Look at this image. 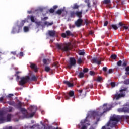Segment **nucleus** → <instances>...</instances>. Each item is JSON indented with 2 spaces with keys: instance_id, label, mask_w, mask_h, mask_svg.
<instances>
[{
  "instance_id": "obj_1",
  "label": "nucleus",
  "mask_w": 129,
  "mask_h": 129,
  "mask_svg": "<svg viewBox=\"0 0 129 129\" xmlns=\"http://www.w3.org/2000/svg\"><path fill=\"white\" fill-rule=\"evenodd\" d=\"M102 108L103 109V112L95 111L92 112L93 117L94 119L96 118L97 121H99L100 117L103 115L104 113H105V112H107V111H109V110H111L112 108V105L110 104L108 105L107 104H104Z\"/></svg>"
},
{
  "instance_id": "obj_2",
  "label": "nucleus",
  "mask_w": 129,
  "mask_h": 129,
  "mask_svg": "<svg viewBox=\"0 0 129 129\" xmlns=\"http://www.w3.org/2000/svg\"><path fill=\"white\" fill-rule=\"evenodd\" d=\"M56 47L58 50H61L62 52H68L70 51L71 49L70 48V45L68 44L64 45L63 44H56Z\"/></svg>"
},
{
  "instance_id": "obj_3",
  "label": "nucleus",
  "mask_w": 129,
  "mask_h": 129,
  "mask_svg": "<svg viewBox=\"0 0 129 129\" xmlns=\"http://www.w3.org/2000/svg\"><path fill=\"white\" fill-rule=\"evenodd\" d=\"M113 128V116H111L108 122L101 129H111Z\"/></svg>"
},
{
  "instance_id": "obj_4",
  "label": "nucleus",
  "mask_w": 129,
  "mask_h": 129,
  "mask_svg": "<svg viewBox=\"0 0 129 129\" xmlns=\"http://www.w3.org/2000/svg\"><path fill=\"white\" fill-rule=\"evenodd\" d=\"M120 94H116L115 95V98L117 100L119 99V98H121V97H124L125 96V93L127 92L126 91V88H124L123 89H121L120 90Z\"/></svg>"
},
{
  "instance_id": "obj_5",
  "label": "nucleus",
  "mask_w": 129,
  "mask_h": 129,
  "mask_svg": "<svg viewBox=\"0 0 129 129\" xmlns=\"http://www.w3.org/2000/svg\"><path fill=\"white\" fill-rule=\"evenodd\" d=\"M21 80L19 81L20 85L23 86V85H25L27 82H28L30 80V77L27 76L26 77H23L20 78Z\"/></svg>"
},
{
  "instance_id": "obj_6",
  "label": "nucleus",
  "mask_w": 129,
  "mask_h": 129,
  "mask_svg": "<svg viewBox=\"0 0 129 129\" xmlns=\"http://www.w3.org/2000/svg\"><path fill=\"white\" fill-rule=\"evenodd\" d=\"M63 95L64 96L65 99L68 100L70 99V97H73L74 96V91H70L69 93H64Z\"/></svg>"
},
{
  "instance_id": "obj_7",
  "label": "nucleus",
  "mask_w": 129,
  "mask_h": 129,
  "mask_svg": "<svg viewBox=\"0 0 129 129\" xmlns=\"http://www.w3.org/2000/svg\"><path fill=\"white\" fill-rule=\"evenodd\" d=\"M76 65V60L74 57L70 58V64L68 65L67 67L69 69H71L72 66Z\"/></svg>"
},
{
  "instance_id": "obj_8",
  "label": "nucleus",
  "mask_w": 129,
  "mask_h": 129,
  "mask_svg": "<svg viewBox=\"0 0 129 129\" xmlns=\"http://www.w3.org/2000/svg\"><path fill=\"white\" fill-rule=\"evenodd\" d=\"M85 122H86V119L81 121L80 124H79L78 126V128L87 129V127L85 125Z\"/></svg>"
},
{
  "instance_id": "obj_9",
  "label": "nucleus",
  "mask_w": 129,
  "mask_h": 129,
  "mask_svg": "<svg viewBox=\"0 0 129 129\" xmlns=\"http://www.w3.org/2000/svg\"><path fill=\"white\" fill-rule=\"evenodd\" d=\"M21 27H18V25L17 26L13 27L11 31V34H19V33L21 32Z\"/></svg>"
},
{
  "instance_id": "obj_10",
  "label": "nucleus",
  "mask_w": 129,
  "mask_h": 129,
  "mask_svg": "<svg viewBox=\"0 0 129 129\" xmlns=\"http://www.w3.org/2000/svg\"><path fill=\"white\" fill-rule=\"evenodd\" d=\"M30 110L31 112H32L30 114V117H33L36 114V112L37 111V107L35 106H31L30 108Z\"/></svg>"
},
{
  "instance_id": "obj_11",
  "label": "nucleus",
  "mask_w": 129,
  "mask_h": 129,
  "mask_svg": "<svg viewBox=\"0 0 129 129\" xmlns=\"http://www.w3.org/2000/svg\"><path fill=\"white\" fill-rule=\"evenodd\" d=\"M6 122V115L4 112L0 111V123H4Z\"/></svg>"
},
{
  "instance_id": "obj_12",
  "label": "nucleus",
  "mask_w": 129,
  "mask_h": 129,
  "mask_svg": "<svg viewBox=\"0 0 129 129\" xmlns=\"http://www.w3.org/2000/svg\"><path fill=\"white\" fill-rule=\"evenodd\" d=\"M82 23H83V20L82 19L79 18L75 22V25L76 27L79 28L82 26Z\"/></svg>"
},
{
  "instance_id": "obj_13",
  "label": "nucleus",
  "mask_w": 129,
  "mask_h": 129,
  "mask_svg": "<svg viewBox=\"0 0 129 129\" xmlns=\"http://www.w3.org/2000/svg\"><path fill=\"white\" fill-rule=\"evenodd\" d=\"M69 36H73L74 35L72 33H71V31H70V30H68L66 31V33H63L61 34V37H62V38H66V37Z\"/></svg>"
},
{
  "instance_id": "obj_14",
  "label": "nucleus",
  "mask_w": 129,
  "mask_h": 129,
  "mask_svg": "<svg viewBox=\"0 0 129 129\" xmlns=\"http://www.w3.org/2000/svg\"><path fill=\"white\" fill-rule=\"evenodd\" d=\"M92 63H95L97 64V65H101V59L97 58H94L92 59Z\"/></svg>"
},
{
  "instance_id": "obj_15",
  "label": "nucleus",
  "mask_w": 129,
  "mask_h": 129,
  "mask_svg": "<svg viewBox=\"0 0 129 129\" xmlns=\"http://www.w3.org/2000/svg\"><path fill=\"white\" fill-rule=\"evenodd\" d=\"M48 35L49 37H52L53 38V37H55L56 35V31L55 30H49Z\"/></svg>"
},
{
  "instance_id": "obj_16",
  "label": "nucleus",
  "mask_w": 129,
  "mask_h": 129,
  "mask_svg": "<svg viewBox=\"0 0 129 129\" xmlns=\"http://www.w3.org/2000/svg\"><path fill=\"white\" fill-rule=\"evenodd\" d=\"M30 68L31 69H33L34 71L35 72H38V67L35 63H31Z\"/></svg>"
},
{
  "instance_id": "obj_17",
  "label": "nucleus",
  "mask_w": 129,
  "mask_h": 129,
  "mask_svg": "<svg viewBox=\"0 0 129 129\" xmlns=\"http://www.w3.org/2000/svg\"><path fill=\"white\" fill-rule=\"evenodd\" d=\"M63 83L64 84H66V85H67L68 87H73V86H74L73 83H71L68 81H64Z\"/></svg>"
},
{
  "instance_id": "obj_18",
  "label": "nucleus",
  "mask_w": 129,
  "mask_h": 129,
  "mask_svg": "<svg viewBox=\"0 0 129 129\" xmlns=\"http://www.w3.org/2000/svg\"><path fill=\"white\" fill-rule=\"evenodd\" d=\"M23 106V103H21V101H19L18 103L15 104V106H14L15 107L17 108V109H20Z\"/></svg>"
},
{
  "instance_id": "obj_19",
  "label": "nucleus",
  "mask_w": 129,
  "mask_h": 129,
  "mask_svg": "<svg viewBox=\"0 0 129 129\" xmlns=\"http://www.w3.org/2000/svg\"><path fill=\"white\" fill-rule=\"evenodd\" d=\"M118 121H119L118 118L114 115V117H113V125H114V126H116V124H117Z\"/></svg>"
},
{
  "instance_id": "obj_20",
  "label": "nucleus",
  "mask_w": 129,
  "mask_h": 129,
  "mask_svg": "<svg viewBox=\"0 0 129 129\" xmlns=\"http://www.w3.org/2000/svg\"><path fill=\"white\" fill-rule=\"evenodd\" d=\"M12 119V114H8L6 117V122H9V121H11V119Z\"/></svg>"
},
{
  "instance_id": "obj_21",
  "label": "nucleus",
  "mask_w": 129,
  "mask_h": 129,
  "mask_svg": "<svg viewBox=\"0 0 129 129\" xmlns=\"http://www.w3.org/2000/svg\"><path fill=\"white\" fill-rule=\"evenodd\" d=\"M30 81H38V77L33 75L31 76V78L29 79Z\"/></svg>"
},
{
  "instance_id": "obj_22",
  "label": "nucleus",
  "mask_w": 129,
  "mask_h": 129,
  "mask_svg": "<svg viewBox=\"0 0 129 129\" xmlns=\"http://www.w3.org/2000/svg\"><path fill=\"white\" fill-rule=\"evenodd\" d=\"M82 10H81L80 11H76V16H77L78 18H81L82 17Z\"/></svg>"
},
{
  "instance_id": "obj_23",
  "label": "nucleus",
  "mask_w": 129,
  "mask_h": 129,
  "mask_svg": "<svg viewBox=\"0 0 129 129\" xmlns=\"http://www.w3.org/2000/svg\"><path fill=\"white\" fill-rule=\"evenodd\" d=\"M73 10H77L79 9V5L77 4V3H75L74 4V6L72 7Z\"/></svg>"
},
{
  "instance_id": "obj_24",
  "label": "nucleus",
  "mask_w": 129,
  "mask_h": 129,
  "mask_svg": "<svg viewBox=\"0 0 129 129\" xmlns=\"http://www.w3.org/2000/svg\"><path fill=\"white\" fill-rule=\"evenodd\" d=\"M25 23H26V21L22 20L20 22V24L19 25H17V26H18V27H20V28H21V30H22V27H23L24 26V25L25 24Z\"/></svg>"
},
{
  "instance_id": "obj_25",
  "label": "nucleus",
  "mask_w": 129,
  "mask_h": 129,
  "mask_svg": "<svg viewBox=\"0 0 129 129\" xmlns=\"http://www.w3.org/2000/svg\"><path fill=\"white\" fill-rule=\"evenodd\" d=\"M7 103H8L9 105H12V106H15L16 105V103L13 101H8Z\"/></svg>"
},
{
  "instance_id": "obj_26",
  "label": "nucleus",
  "mask_w": 129,
  "mask_h": 129,
  "mask_svg": "<svg viewBox=\"0 0 129 129\" xmlns=\"http://www.w3.org/2000/svg\"><path fill=\"white\" fill-rule=\"evenodd\" d=\"M54 24L53 22H48V21L44 22V25L45 26H47V27H49V26H52Z\"/></svg>"
},
{
  "instance_id": "obj_27",
  "label": "nucleus",
  "mask_w": 129,
  "mask_h": 129,
  "mask_svg": "<svg viewBox=\"0 0 129 129\" xmlns=\"http://www.w3.org/2000/svg\"><path fill=\"white\" fill-rule=\"evenodd\" d=\"M103 4L105 5H109L111 4V0H104L103 1Z\"/></svg>"
},
{
  "instance_id": "obj_28",
  "label": "nucleus",
  "mask_w": 129,
  "mask_h": 129,
  "mask_svg": "<svg viewBox=\"0 0 129 129\" xmlns=\"http://www.w3.org/2000/svg\"><path fill=\"white\" fill-rule=\"evenodd\" d=\"M76 15V12L74 11H71L70 12V17L71 18H75Z\"/></svg>"
},
{
  "instance_id": "obj_29",
  "label": "nucleus",
  "mask_w": 129,
  "mask_h": 129,
  "mask_svg": "<svg viewBox=\"0 0 129 129\" xmlns=\"http://www.w3.org/2000/svg\"><path fill=\"white\" fill-rule=\"evenodd\" d=\"M28 18H30V20L32 23H35V17L33 16L30 17V16H28Z\"/></svg>"
},
{
  "instance_id": "obj_30",
  "label": "nucleus",
  "mask_w": 129,
  "mask_h": 129,
  "mask_svg": "<svg viewBox=\"0 0 129 129\" xmlns=\"http://www.w3.org/2000/svg\"><path fill=\"white\" fill-rule=\"evenodd\" d=\"M50 70H51V68H50V67L49 66L45 67V71H46V72H49Z\"/></svg>"
},
{
  "instance_id": "obj_31",
  "label": "nucleus",
  "mask_w": 129,
  "mask_h": 129,
  "mask_svg": "<svg viewBox=\"0 0 129 129\" xmlns=\"http://www.w3.org/2000/svg\"><path fill=\"white\" fill-rule=\"evenodd\" d=\"M79 77V78H83L84 77V73L83 72H80Z\"/></svg>"
},
{
  "instance_id": "obj_32",
  "label": "nucleus",
  "mask_w": 129,
  "mask_h": 129,
  "mask_svg": "<svg viewBox=\"0 0 129 129\" xmlns=\"http://www.w3.org/2000/svg\"><path fill=\"white\" fill-rule=\"evenodd\" d=\"M113 72V70L112 69H110L108 72L106 73V75H107V74H110Z\"/></svg>"
},
{
  "instance_id": "obj_33",
  "label": "nucleus",
  "mask_w": 129,
  "mask_h": 129,
  "mask_svg": "<svg viewBox=\"0 0 129 129\" xmlns=\"http://www.w3.org/2000/svg\"><path fill=\"white\" fill-rule=\"evenodd\" d=\"M62 11H63V10L59 9L56 11V13L57 14V15H60L62 14Z\"/></svg>"
},
{
  "instance_id": "obj_34",
  "label": "nucleus",
  "mask_w": 129,
  "mask_h": 129,
  "mask_svg": "<svg viewBox=\"0 0 129 129\" xmlns=\"http://www.w3.org/2000/svg\"><path fill=\"white\" fill-rule=\"evenodd\" d=\"M102 80V77L100 76L98 77V78H97L96 79V81H97V82H101Z\"/></svg>"
},
{
  "instance_id": "obj_35",
  "label": "nucleus",
  "mask_w": 129,
  "mask_h": 129,
  "mask_svg": "<svg viewBox=\"0 0 129 129\" xmlns=\"http://www.w3.org/2000/svg\"><path fill=\"white\" fill-rule=\"evenodd\" d=\"M88 88H93V85H89L86 87L85 89H88Z\"/></svg>"
},
{
  "instance_id": "obj_36",
  "label": "nucleus",
  "mask_w": 129,
  "mask_h": 129,
  "mask_svg": "<svg viewBox=\"0 0 129 129\" xmlns=\"http://www.w3.org/2000/svg\"><path fill=\"white\" fill-rule=\"evenodd\" d=\"M108 82H109V85L110 84L111 86H112V88H113V82H111V80H109Z\"/></svg>"
},
{
  "instance_id": "obj_37",
  "label": "nucleus",
  "mask_w": 129,
  "mask_h": 129,
  "mask_svg": "<svg viewBox=\"0 0 129 129\" xmlns=\"http://www.w3.org/2000/svg\"><path fill=\"white\" fill-rule=\"evenodd\" d=\"M90 75H91L92 76H94L95 75V72L93 71H90Z\"/></svg>"
},
{
  "instance_id": "obj_38",
  "label": "nucleus",
  "mask_w": 129,
  "mask_h": 129,
  "mask_svg": "<svg viewBox=\"0 0 129 129\" xmlns=\"http://www.w3.org/2000/svg\"><path fill=\"white\" fill-rule=\"evenodd\" d=\"M19 110H20L21 112H26V111H27V110H26V109L22 107L19 109Z\"/></svg>"
},
{
  "instance_id": "obj_39",
  "label": "nucleus",
  "mask_w": 129,
  "mask_h": 129,
  "mask_svg": "<svg viewBox=\"0 0 129 129\" xmlns=\"http://www.w3.org/2000/svg\"><path fill=\"white\" fill-rule=\"evenodd\" d=\"M24 32H29V27L25 26L24 27Z\"/></svg>"
},
{
  "instance_id": "obj_40",
  "label": "nucleus",
  "mask_w": 129,
  "mask_h": 129,
  "mask_svg": "<svg viewBox=\"0 0 129 129\" xmlns=\"http://www.w3.org/2000/svg\"><path fill=\"white\" fill-rule=\"evenodd\" d=\"M117 29H118V25L116 24H114L113 25V29L116 30H117Z\"/></svg>"
},
{
  "instance_id": "obj_41",
  "label": "nucleus",
  "mask_w": 129,
  "mask_h": 129,
  "mask_svg": "<svg viewBox=\"0 0 129 129\" xmlns=\"http://www.w3.org/2000/svg\"><path fill=\"white\" fill-rule=\"evenodd\" d=\"M85 54V52H83V51H81L80 52H79V55L80 56H83Z\"/></svg>"
},
{
  "instance_id": "obj_42",
  "label": "nucleus",
  "mask_w": 129,
  "mask_h": 129,
  "mask_svg": "<svg viewBox=\"0 0 129 129\" xmlns=\"http://www.w3.org/2000/svg\"><path fill=\"white\" fill-rule=\"evenodd\" d=\"M77 63L78 64H81L82 63V60L81 59V58H79L77 60Z\"/></svg>"
},
{
  "instance_id": "obj_43",
  "label": "nucleus",
  "mask_w": 129,
  "mask_h": 129,
  "mask_svg": "<svg viewBox=\"0 0 129 129\" xmlns=\"http://www.w3.org/2000/svg\"><path fill=\"white\" fill-rule=\"evenodd\" d=\"M103 71H104V72H105L106 74L107 72V67H104L103 68Z\"/></svg>"
},
{
  "instance_id": "obj_44",
  "label": "nucleus",
  "mask_w": 129,
  "mask_h": 129,
  "mask_svg": "<svg viewBox=\"0 0 129 129\" xmlns=\"http://www.w3.org/2000/svg\"><path fill=\"white\" fill-rule=\"evenodd\" d=\"M49 12L51 14H53V13L55 12V10L54 9L51 8L49 9Z\"/></svg>"
},
{
  "instance_id": "obj_45",
  "label": "nucleus",
  "mask_w": 129,
  "mask_h": 129,
  "mask_svg": "<svg viewBox=\"0 0 129 129\" xmlns=\"http://www.w3.org/2000/svg\"><path fill=\"white\" fill-rule=\"evenodd\" d=\"M15 76H16V80L17 81H19V79H20V76H19V75H18L17 74H15Z\"/></svg>"
},
{
  "instance_id": "obj_46",
  "label": "nucleus",
  "mask_w": 129,
  "mask_h": 129,
  "mask_svg": "<svg viewBox=\"0 0 129 129\" xmlns=\"http://www.w3.org/2000/svg\"><path fill=\"white\" fill-rule=\"evenodd\" d=\"M12 96H14V95L13 94H9L7 96V97L8 98H12Z\"/></svg>"
},
{
  "instance_id": "obj_47",
  "label": "nucleus",
  "mask_w": 129,
  "mask_h": 129,
  "mask_svg": "<svg viewBox=\"0 0 129 129\" xmlns=\"http://www.w3.org/2000/svg\"><path fill=\"white\" fill-rule=\"evenodd\" d=\"M89 21H88V20L86 19L85 20V24L86 25V26H87L89 24Z\"/></svg>"
},
{
  "instance_id": "obj_48",
  "label": "nucleus",
  "mask_w": 129,
  "mask_h": 129,
  "mask_svg": "<svg viewBox=\"0 0 129 129\" xmlns=\"http://www.w3.org/2000/svg\"><path fill=\"white\" fill-rule=\"evenodd\" d=\"M48 19H49V17H45L43 18H42L41 20H42V21H47V20H48Z\"/></svg>"
},
{
  "instance_id": "obj_49",
  "label": "nucleus",
  "mask_w": 129,
  "mask_h": 129,
  "mask_svg": "<svg viewBox=\"0 0 129 129\" xmlns=\"http://www.w3.org/2000/svg\"><path fill=\"white\" fill-rule=\"evenodd\" d=\"M123 110V111H124V112H129V109H125V107H124Z\"/></svg>"
},
{
  "instance_id": "obj_50",
  "label": "nucleus",
  "mask_w": 129,
  "mask_h": 129,
  "mask_svg": "<svg viewBox=\"0 0 129 129\" xmlns=\"http://www.w3.org/2000/svg\"><path fill=\"white\" fill-rule=\"evenodd\" d=\"M83 72H84V73H86V72H88V69L87 68L84 69Z\"/></svg>"
},
{
  "instance_id": "obj_51",
  "label": "nucleus",
  "mask_w": 129,
  "mask_h": 129,
  "mask_svg": "<svg viewBox=\"0 0 129 129\" xmlns=\"http://www.w3.org/2000/svg\"><path fill=\"white\" fill-rule=\"evenodd\" d=\"M107 25H108V21H106L104 22V27H106V26H107Z\"/></svg>"
},
{
  "instance_id": "obj_52",
  "label": "nucleus",
  "mask_w": 129,
  "mask_h": 129,
  "mask_svg": "<svg viewBox=\"0 0 129 129\" xmlns=\"http://www.w3.org/2000/svg\"><path fill=\"white\" fill-rule=\"evenodd\" d=\"M122 28L125 29V30H128V26H126L125 25L122 26Z\"/></svg>"
},
{
  "instance_id": "obj_53",
  "label": "nucleus",
  "mask_w": 129,
  "mask_h": 129,
  "mask_svg": "<svg viewBox=\"0 0 129 129\" xmlns=\"http://www.w3.org/2000/svg\"><path fill=\"white\" fill-rule=\"evenodd\" d=\"M19 56L20 57H24V53L23 52H20L19 53Z\"/></svg>"
},
{
  "instance_id": "obj_54",
  "label": "nucleus",
  "mask_w": 129,
  "mask_h": 129,
  "mask_svg": "<svg viewBox=\"0 0 129 129\" xmlns=\"http://www.w3.org/2000/svg\"><path fill=\"white\" fill-rule=\"evenodd\" d=\"M129 84V79L125 80L124 84Z\"/></svg>"
},
{
  "instance_id": "obj_55",
  "label": "nucleus",
  "mask_w": 129,
  "mask_h": 129,
  "mask_svg": "<svg viewBox=\"0 0 129 129\" xmlns=\"http://www.w3.org/2000/svg\"><path fill=\"white\" fill-rule=\"evenodd\" d=\"M43 63L45 64H47V59H43Z\"/></svg>"
},
{
  "instance_id": "obj_56",
  "label": "nucleus",
  "mask_w": 129,
  "mask_h": 129,
  "mask_svg": "<svg viewBox=\"0 0 129 129\" xmlns=\"http://www.w3.org/2000/svg\"><path fill=\"white\" fill-rule=\"evenodd\" d=\"M11 54H12V55H14V56L17 55V52L16 51H12L11 52Z\"/></svg>"
},
{
  "instance_id": "obj_57",
  "label": "nucleus",
  "mask_w": 129,
  "mask_h": 129,
  "mask_svg": "<svg viewBox=\"0 0 129 129\" xmlns=\"http://www.w3.org/2000/svg\"><path fill=\"white\" fill-rule=\"evenodd\" d=\"M78 91L80 93V95H81V93H82V91H83V90H78Z\"/></svg>"
},
{
  "instance_id": "obj_58",
  "label": "nucleus",
  "mask_w": 129,
  "mask_h": 129,
  "mask_svg": "<svg viewBox=\"0 0 129 129\" xmlns=\"http://www.w3.org/2000/svg\"><path fill=\"white\" fill-rule=\"evenodd\" d=\"M12 110H13V108L10 107L8 110V111L9 112H12Z\"/></svg>"
},
{
  "instance_id": "obj_59",
  "label": "nucleus",
  "mask_w": 129,
  "mask_h": 129,
  "mask_svg": "<svg viewBox=\"0 0 129 129\" xmlns=\"http://www.w3.org/2000/svg\"><path fill=\"white\" fill-rule=\"evenodd\" d=\"M36 25H37V26H41V22H36Z\"/></svg>"
},
{
  "instance_id": "obj_60",
  "label": "nucleus",
  "mask_w": 129,
  "mask_h": 129,
  "mask_svg": "<svg viewBox=\"0 0 129 129\" xmlns=\"http://www.w3.org/2000/svg\"><path fill=\"white\" fill-rule=\"evenodd\" d=\"M117 58V56L115 54L113 55V59L115 60V59H116Z\"/></svg>"
},
{
  "instance_id": "obj_61",
  "label": "nucleus",
  "mask_w": 129,
  "mask_h": 129,
  "mask_svg": "<svg viewBox=\"0 0 129 129\" xmlns=\"http://www.w3.org/2000/svg\"><path fill=\"white\" fill-rule=\"evenodd\" d=\"M117 65L118 66H120L121 65V61H119L118 62H117Z\"/></svg>"
},
{
  "instance_id": "obj_62",
  "label": "nucleus",
  "mask_w": 129,
  "mask_h": 129,
  "mask_svg": "<svg viewBox=\"0 0 129 129\" xmlns=\"http://www.w3.org/2000/svg\"><path fill=\"white\" fill-rule=\"evenodd\" d=\"M53 9L56 10V9H57L58 8V6L54 5V6H53Z\"/></svg>"
},
{
  "instance_id": "obj_63",
  "label": "nucleus",
  "mask_w": 129,
  "mask_h": 129,
  "mask_svg": "<svg viewBox=\"0 0 129 129\" xmlns=\"http://www.w3.org/2000/svg\"><path fill=\"white\" fill-rule=\"evenodd\" d=\"M5 129H12V126L7 127Z\"/></svg>"
},
{
  "instance_id": "obj_64",
  "label": "nucleus",
  "mask_w": 129,
  "mask_h": 129,
  "mask_svg": "<svg viewBox=\"0 0 129 129\" xmlns=\"http://www.w3.org/2000/svg\"><path fill=\"white\" fill-rule=\"evenodd\" d=\"M125 71H129V66L125 68Z\"/></svg>"
}]
</instances>
